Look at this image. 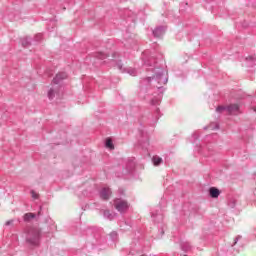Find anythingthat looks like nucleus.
I'll return each instance as SVG.
<instances>
[{"instance_id": "nucleus-2", "label": "nucleus", "mask_w": 256, "mask_h": 256, "mask_svg": "<svg viewBox=\"0 0 256 256\" xmlns=\"http://www.w3.org/2000/svg\"><path fill=\"white\" fill-rule=\"evenodd\" d=\"M153 79L157 81L159 85H167V82L169 81L167 76H165V70L163 69H160L159 71H157L153 77L145 78V81H147V83H151Z\"/></svg>"}, {"instance_id": "nucleus-32", "label": "nucleus", "mask_w": 256, "mask_h": 256, "mask_svg": "<svg viewBox=\"0 0 256 256\" xmlns=\"http://www.w3.org/2000/svg\"><path fill=\"white\" fill-rule=\"evenodd\" d=\"M112 57H114V58L117 57V53L114 52V53L112 54Z\"/></svg>"}, {"instance_id": "nucleus-24", "label": "nucleus", "mask_w": 256, "mask_h": 256, "mask_svg": "<svg viewBox=\"0 0 256 256\" xmlns=\"http://www.w3.org/2000/svg\"><path fill=\"white\" fill-rule=\"evenodd\" d=\"M240 239H243V236L241 235L236 236V238L234 239V243L232 244V247H235V245L239 243Z\"/></svg>"}, {"instance_id": "nucleus-31", "label": "nucleus", "mask_w": 256, "mask_h": 256, "mask_svg": "<svg viewBox=\"0 0 256 256\" xmlns=\"http://www.w3.org/2000/svg\"><path fill=\"white\" fill-rule=\"evenodd\" d=\"M41 207H40V210L38 211V217H41Z\"/></svg>"}, {"instance_id": "nucleus-25", "label": "nucleus", "mask_w": 256, "mask_h": 256, "mask_svg": "<svg viewBox=\"0 0 256 256\" xmlns=\"http://www.w3.org/2000/svg\"><path fill=\"white\" fill-rule=\"evenodd\" d=\"M229 207H231L232 209H234V207L237 205V200H230V202L228 203Z\"/></svg>"}, {"instance_id": "nucleus-1", "label": "nucleus", "mask_w": 256, "mask_h": 256, "mask_svg": "<svg viewBox=\"0 0 256 256\" xmlns=\"http://www.w3.org/2000/svg\"><path fill=\"white\" fill-rule=\"evenodd\" d=\"M41 239V229L37 227H30L27 231L26 242L29 245H39Z\"/></svg>"}, {"instance_id": "nucleus-23", "label": "nucleus", "mask_w": 256, "mask_h": 256, "mask_svg": "<svg viewBox=\"0 0 256 256\" xmlns=\"http://www.w3.org/2000/svg\"><path fill=\"white\" fill-rule=\"evenodd\" d=\"M222 111H227V106H218L216 108V113H221Z\"/></svg>"}, {"instance_id": "nucleus-33", "label": "nucleus", "mask_w": 256, "mask_h": 256, "mask_svg": "<svg viewBox=\"0 0 256 256\" xmlns=\"http://www.w3.org/2000/svg\"><path fill=\"white\" fill-rule=\"evenodd\" d=\"M156 112L159 113V108L156 109Z\"/></svg>"}, {"instance_id": "nucleus-27", "label": "nucleus", "mask_w": 256, "mask_h": 256, "mask_svg": "<svg viewBox=\"0 0 256 256\" xmlns=\"http://www.w3.org/2000/svg\"><path fill=\"white\" fill-rule=\"evenodd\" d=\"M31 195L33 199H39V194L35 193L33 190L31 191Z\"/></svg>"}, {"instance_id": "nucleus-29", "label": "nucleus", "mask_w": 256, "mask_h": 256, "mask_svg": "<svg viewBox=\"0 0 256 256\" xmlns=\"http://www.w3.org/2000/svg\"><path fill=\"white\" fill-rule=\"evenodd\" d=\"M6 227H9V225H13V220H8L6 223H5Z\"/></svg>"}, {"instance_id": "nucleus-16", "label": "nucleus", "mask_w": 256, "mask_h": 256, "mask_svg": "<svg viewBox=\"0 0 256 256\" xmlns=\"http://www.w3.org/2000/svg\"><path fill=\"white\" fill-rule=\"evenodd\" d=\"M126 169H127L128 173H131L133 171V169H135V162L128 161V163L126 165Z\"/></svg>"}, {"instance_id": "nucleus-18", "label": "nucleus", "mask_w": 256, "mask_h": 256, "mask_svg": "<svg viewBox=\"0 0 256 256\" xmlns=\"http://www.w3.org/2000/svg\"><path fill=\"white\" fill-rule=\"evenodd\" d=\"M21 44L22 47H29V45H31V38H23Z\"/></svg>"}, {"instance_id": "nucleus-20", "label": "nucleus", "mask_w": 256, "mask_h": 256, "mask_svg": "<svg viewBox=\"0 0 256 256\" xmlns=\"http://www.w3.org/2000/svg\"><path fill=\"white\" fill-rule=\"evenodd\" d=\"M48 99H55V89L51 88L48 91Z\"/></svg>"}, {"instance_id": "nucleus-26", "label": "nucleus", "mask_w": 256, "mask_h": 256, "mask_svg": "<svg viewBox=\"0 0 256 256\" xmlns=\"http://www.w3.org/2000/svg\"><path fill=\"white\" fill-rule=\"evenodd\" d=\"M110 237H111L112 241H115V239H117V232H111Z\"/></svg>"}, {"instance_id": "nucleus-30", "label": "nucleus", "mask_w": 256, "mask_h": 256, "mask_svg": "<svg viewBox=\"0 0 256 256\" xmlns=\"http://www.w3.org/2000/svg\"><path fill=\"white\" fill-rule=\"evenodd\" d=\"M158 91H160V93H163V91H165V88H163V87H158Z\"/></svg>"}, {"instance_id": "nucleus-17", "label": "nucleus", "mask_w": 256, "mask_h": 256, "mask_svg": "<svg viewBox=\"0 0 256 256\" xmlns=\"http://www.w3.org/2000/svg\"><path fill=\"white\" fill-rule=\"evenodd\" d=\"M95 57H96V59H101V60H103V59H107V57H109V55H108V54H105V53H103V52H96V53H95Z\"/></svg>"}, {"instance_id": "nucleus-13", "label": "nucleus", "mask_w": 256, "mask_h": 256, "mask_svg": "<svg viewBox=\"0 0 256 256\" xmlns=\"http://www.w3.org/2000/svg\"><path fill=\"white\" fill-rule=\"evenodd\" d=\"M152 163L155 167H159V165H161V163H163V158H161L159 156H153Z\"/></svg>"}, {"instance_id": "nucleus-10", "label": "nucleus", "mask_w": 256, "mask_h": 256, "mask_svg": "<svg viewBox=\"0 0 256 256\" xmlns=\"http://www.w3.org/2000/svg\"><path fill=\"white\" fill-rule=\"evenodd\" d=\"M101 213H103L104 219H108L109 221H113V219H115V217H117L116 213L113 214L109 210H101Z\"/></svg>"}, {"instance_id": "nucleus-15", "label": "nucleus", "mask_w": 256, "mask_h": 256, "mask_svg": "<svg viewBox=\"0 0 256 256\" xmlns=\"http://www.w3.org/2000/svg\"><path fill=\"white\" fill-rule=\"evenodd\" d=\"M105 146L107 147V149H115V145H113V140H111V138L106 139Z\"/></svg>"}, {"instance_id": "nucleus-11", "label": "nucleus", "mask_w": 256, "mask_h": 256, "mask_svg": "<svg viewBox=\"0 0 256 256\" xmlns=\"http://www.w3.org/2000/svg\"><path fill=\"white\" fill-rule=\"evenodd\" d=\"M209 195L212 199H217L221 195V191L218 188L211 187L209 188Z\"/></svg>"}, {"instance_id": "nucleus-28", "label": "nucleus", "mask_w": 256, "mask_h": 256, "mask_svg": "<svg viewBox=\"0 0 256 256\" xmlns=\"http://www.w3.org/2000/svg\"><path fill=\"white\" fill-rule=\"evenodd\" d=\"M212 131H215V129H219V124H216L214 127L212 125L209 126Z\"/></svg>"}, {"instance_id": "nucleus-4", "label": "nucleus", "mask_w": 256, "mask_h": 256, "mask_svg": "<svg viewBox=\"0 0 256 256\" xmlns=\"http://www.w3.org/2000/svg\"><path fill=\"white\" fill-rule=\"evenodd\" d=\"M139 134H140V139H139L138 143H139L140 147L142 149H148V147H149V134H147L143 130H139Z\"/></svg>"}, {"instance_id": "nucleus-5", "label": "nucleus", "mask_w": 256, "mask_h": 256, "mask_svg": "<svg viewBox=\"0 0 256 256\" xmlns=\"http://www.w3.org/2000/svg\"><path fill=\"white\" fill-rule=\"evenodd\" d=\"M116 67H118V69H119V71H121V73H128L132 77L137 76V70L135 68H123V63H121V61H118L116 63Z\"/></svg>"}, {"instance_id": "nucleus-19", "label": "nucleus", "mask_w": 256, "mask_h": 256, "mask_svg": "<svg viewBox=\"0 0 256 256\" xmlns=\"http://www.w3.org/2000/svg\"><path fill=\"white\" fill-rule=\"evenodd\" d=\"M246 61H250L252 63L251 66L256 65V56H248Z\"/></svg>"}, {"instance_id": "nucleus-3", "label": "nucleus", "mask_w": 256, "mask_h": 256, "mask_svg": "<svg viewBox=\"0 0 256 256\" xmlns=\"http://www.w3.org/2000/svg\"><path fill=\"white\" fill-rule=\"evenodd\" d=\"M114 207L121 214L127 213V211H129V202H127V200H123L121 198H115L114 199Z\"/></svg>"}, {"instance_id": "nucleus-12", "label": "nucleus", "mask_w": 256, "mask_h": 256, "mask_svg": "<svg viewBox=\"0 0 256 256\" xmlns=\"http://www.w3.org/2000/svg\"><path fill=\"white\" fill-rule=\"evenodd\" d=\"M35 217H37V214L28 212V213L24 214L23 220L25 223H30L31 219H35Z\"/></svg>"}, {"instance_id": "nucleus-7", "label": "nucleus", "mask_w": 256, "mask_h": 256, "mask_svg": "<svg viewBox=\"0 0 256 256\" xmlns=\"http://www.w3.org/2000/svg\"><path fill=\"white\" fill-rule=\"evenodd\" d=\"M111 189L110 188H102L100 190V198L103 201H109V199L111 198Z\"/></svg>"}, {"instance_id": "nucleus-21", "label": "nucleus", "mask_w": 256, "mask_h": 256, "mask_svg": "<svg viewBox=\"0 0 256 256\" xmlns=\"http://www.w3.org/2000/svg\"><path fill=\"white\" fill-rule=\"evenodd\" d=\"M43 40V34H36L34 37V41H36L37 43H39V41Z\"/></svg>"}, {"instance_id": "nucleus-6", "label": "nucleus", "mask_w": 256, "mask_h": 256, "mask_svg": "<svg viewBox=\"0 0 256 256\" xmlns=\"http://www.w3.org/2000/svg\"><path fill=\"white\" fill-rule=\"evenodd\" d=\"M228 115H239V104H230L226 106Z\"/></svg>"}, {"instance_id": "nucleus-8", "label": "nucleus", "mask_w": 256, "mask_h": 256, "mask_svg": "<svg viewBox=\"0 0 256 256\" xmlns=\"http://www.w3.org/2000/svg\"><path fill=\"white\" fill-rule=\"evenodd\" d=\"M64 79H67V73L60 72L53 78L52 83H54V85H59Z\"/></svg>"}, {"instance_id": "nucleus-22", "label": "nucleus", "mask_w": 256, "mask_h": 256, "mask_svg": "<svg viewBox=\"0 0 256 256\" xmlns=\"http://www.w3.org/2000/svg\"><path fill=\"white\" fill-rule=\"evenodd\" d=\"M159 103H161V100L159 98H153L151 101H150V104L151 105H159Z\"/></svg>"}, {"instance_id": "nucleus-9", "label": "nucleus", "mask_w": 256, "mask_h": 256, "mask_svg": "<svg viewBox=\"0 0 256 256\" xmlns=\"http://www.w3.org/2000/svg\"><path fill=\"white\" fill-rule=\"evenodd\" d=\"M162 35H165V27L158 26L153 30V36L160 39Z\"/></svg>"}, {"instance_id": "nucleus-14", "label": "nucleus", "mask_w": 256, "mask_h": 256, "mask_svg": "<svg viewBox=\"0 0 256 256\" xmlns=\"http://www.w3.org/2000/svg\"><path fill=\"white\" fill-rule=\"evenodd\" d=\"M180 247L184 251V253H189V251H191V244H189V242H182L180 244Z\"/></svg>"}]
</instances>
